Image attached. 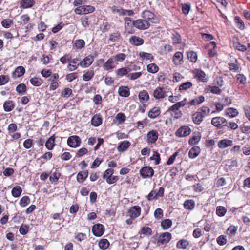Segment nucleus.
Instances as JSON below:
<instances>
[{
    "label": "nucleus",
    "instance_id": "obj_47",
    "mask_svg": "<svg viewBox=\"0 0 250 250\" xmlns=\"http://www.w3.org/2000/svg\"><path fill=\"white\" fill-rule=\"evenodd\" d=\"M236 82L239 83V85L244 86L247 83V78L243 74H237L235 76Z\"/></svg>",
    "mask_w": 250,
    "mask_h": 250
},
{
    "label": "nucleus",
    "instance_id": "obj_44",
    "mask_svg": "<svg viewBox=\"0 0 250 250\" xmlns=\"http://www.w3.org/2000/svg\"><path fill=\"white\" fill-rule=\"evenodd\" d=\"M189 245V242L185 239L179 240L176 243V247L178 249H186Z\"/></svg>",
    "mask_w": 250,
    "mask_h": 250
},
{
    "label": "nucleus",
    "instance_id": "obj_7",
    "mask_svg": "<svg viewBox=\"0 0 250 250\" xmlns=\"http://www.w3.org/2000/svg\"><path fill=\"white\" fill-rule=\"evenodd\" d=\"M139 174L143 179L151 178L154 174V171L150 166H144L140 169Z\"/></svg>",
    "mask_w": 250,
    "mask_h": 250
},
{
    "label": "nucleus",
    "instance_id": "obj_55",
    "mask_svg": "<svg viewBox=\"0 0 250 250\" xmlns=\"http://www.w3.org/2000/svg\"><path fill=\"white\" fill-rule=\"evenodd\" d=\"M172 222L170 219H165L161 222V226L164 230L168 229L172 226Z\"/></svg>",
    "mask_w": 250,
    "mask_h": 250
},
{
    "label": "nucleus",
    "instance_id": "obj_10",
    "mask_svg": "<svg viewBox=\"0 0 250 250\" xmlns=\"http://www.w3.org/2000/svg\"><path fill=\"white\" fill-rule=\"evenodd\" d=\"M211 123L214 126L220 129L223 126H226L228 122L225 118L221 116H217L212 118Z\"/></svg>",
    "mask_w": 250,
    "mask_h": 250
},
{
    "label": "nucleus",
    "instance_id": "obj_30",
    "mask_svg": "<svg viewBox=\"0 0 250 250\" xmlns=\"http://www.w3.org/2000/svg\"><path fill=\"white\" fill-rule=\"evenodd\" d=\"M216 47V43L214 41L210 42L206 46V48L208 49V54L209 57H213L216 55L215 48Z\"/></svg>",
    "mask_w": 250,
    "mask_h": 250
},
{
    "label": "nucleus",
    "instance_id": "obj_33",
    "mask_svg": "<svg viewBox=\"0 0 250 250\" xmlns=\"http://www.w3.org/2000/svg\"><path fill=\"white\" fill-rule=\"evenodd\" d=\"M79 59L77 58L73 59H71L68 64L67 65V68L69 71H73L76 70L80 63H78Z\"/></svg>",
    "mask_w": 250,
    "mask_h": 250
},
{
    "label": "nucleus",
    "instance_id": "obj_32",
    "mask_svg": "<svg viewBox=\"0 0 250 250\" xmlns=\"http://www.w3.org/2000/svg\"><path fill=\"white\" fill-rule=\"evenodd\" d=\"M55 135L50 136L46 141L45 146L46 148L48 150H52L55 146Z\"/></svg>",
    "mask_w": 250,
    "mask_h": 250
},
{
    "label": "nucleus",
    "instance_id": "obj_22",
    "mask_svg": "<svg viewBox=\"0 0 250 250\" xmlns=\"http://www.w3.org/2000/svg\"><path fill=\"white\" fill-rule=\"evenodd\" d=\"M131 145L130 142L128 140H125L119 143L117 149L120 153H123L126 151Z\"/></svg>",
    "mask_w": 250,
    "mask_h": 250
},
{
    "label": "nucleus",
    "instance_id": "obj_11",
    "mask_svg": "<svg viewBox=\"0 0 250 250\" xmlns=\"http://www.w3.org/2000/svg\"><path fill=\"white\" fill-rule=\"evenodd\" d=\"M168 92L164 87L159 86L154 90L152 95L156 100H161L167 96Z\"/></svg>",
    "mask_w": 250,
    "mask_h": 250
},
{
    "label": "nucleus",
    "instance_id": "obj_31",
    "mask_svg": "<svg viewBox=\"0 0 250 250\" xmlns=\"http://www.w3.org/2000/svg\"><path fill=\"white\" fill-rule=\"evenodd\" d=\"M139 101L142 103H146L149 99V95L146 90H143L139 92L138 94Z\"/></svg>",
    "mask_w": 250,
    "mask_h": 250
},
{
    "label": "nucleus",
    "instance_id": "obj_51",
    "mask_svg": "<svg viewBox=\"0 0 250 250\" xmlns=\"http://www.w3.org/2000/svg\"><path fill=\"white\" fill-rule=\"evenodd\" d=\"M187 57L188 60L193 63L197 62L198 55L196 52L192 50H189L187 52Z\"/></svg>",
    "mask_w": 250,
    "mask_h": 250
},
{
    "label": "nucleus",
    "instance_id": "obj_59",
    "mask_svg": "<svg viewBox=\"0 0 250 250\" xmlns=\"http://www.w3.org/2000/svg\"><path fill=\"white\" fill-rule=\"evenodd\" d=\"M30 82L32 85L38 87L41 85L43 82L41 78L35 77L30 79Z\"/></svg>",
    "mask_w": 250,
    "mask_h": 250
},
{
    "label": "nucleus",
    "instance_id": "obj_3",
    "mask_svg": "<svg viewBox=\"0 0 250 250\" xmlns=\"http://www.w3.org/2000/svg\"><path fill=\"white\" fill-rule=\"evenodd\" d=\"M193 74V78H195L197 81L206 83L208 81V77H207L205 72L200 68H195L191 71Z\"/></svg>",
    "mask_w": 250,
    "mask_h": 250
},
{
    "label": "nucleus",
    "instance_id": "obj_13",
    "mask_svg": "<svg viewBox=\"0 0 250 250\" xmlns=\"http://www.w3.org/2000/svg\"><path fill=\"white\" fill-rule=\"evenodd\" d=\"M159 133L157 130L152 129L146 134V142L148 144H155L158 139Z\"/></svg>",
    "mask_w": 250,
    "mask_h": 250
},
{
    "label": "nucleus",
    "instance_id": "obj_64",
    "mask_svg": "<svg viewBox=\"0 0 250 250\" xmlns=\"http://www.w3.org/2000/svg\"><path fill=\"white\" fill-rule=\"evenodd\" d=\"M30 203V199L28 196L22 197L20 201L19 204L21 207H25L29 205Z\"/></svg>",
    "mask_w": 250,
    "mask_h": 250
},
{
    "label": "nucleus",
    "instance_id": "obj_2",
    "mask_svg": "<svg viewBox=\"0 0 250 250\" xmlns=\"http://www.w3.org/2000/svg\"><path fill=\"white\" fill-rule=\"evenodd\" d=\"M186 100L187 99L184 98L183 100L176 103L168 108L167 112H169L174 118L179 119L181 118L183 116V113L180 110V108L186 105Z\"/></svg>",
    "mask_w": 250,
    "mask_h": 250
},
{
    "label": "nucleus",
    "instance_id": "obj_15",
    "mask_svg": "<svg viewBox=\"0 0 250 250\" xmlns=\"http://www.w3.org/2000/svg\"><path fill=\"white\" fill-rule=\"evenodd\" d=\"M191 132V128L187 125H183L179 128L175 132L178 137H184L188 136Z\"/></svg>",
    "mask_w": 250,
    "mask_h": 250
},
{
    "label": "nucleus",
    "instance_id": "obj_48",
    "mask_svg": "<svg viewBox=\"0 0 250 250\" xmlns=\"http://www.w3.org/2000/svg\"><path fill=\"white\" fill-rule=\"evenodd\" d=\"M98 246L101 250H104L109 247L110 243L107 239L102 238L99 240Z\"/></svg>",
    "mask_w": 250,
    "mask_h": 250
},
{
    "label": "nucleus",
    "instance_id": "obj_49",
    "mask_svg": "<svg viewBox=\"0 0 250 250\" xmlns=\"http://www.w3.org/2000/svg\"><path fill=\"white\" fill-rule=\"evenodd\" d=\"M234 21L236 27L240 30H243L245 28L244 22L239 16H235Z\"/></svg>",
    "mask_w": 250,
    "mask_h": 250
},
{
    "label": "nucleus",
    "instance_id": "obj_50",
    "mask_svg": "<svg viewBox=\"0 0 250 250\" xmlns=\"http://www.w3.org/2000/svg\"><path fill=\"white\" fill-rule=\"evenodd\" d=\"M183 205L186 209L191 210L195 208V203L193 200L188 199L184 202Z\"/></svg>",
    "mask_w": 250,
    "mask_h": 250
},
{
    "label": "nucleus",
    "instance_id": "obj_27",
    "mask_svg": "<svg viewBox=\"0 0 250 250\" xmlns=\"http://www.w3.org/2000/svg\"><path fill=\"white\" fill-rule=\"evenodd\" d=\"M201 139V134L199 132L193 133L192 136L189 139L188 144L190 146H194L198 144Z\"/></svg>",
    "mask_w": 250,
    "mask_h": 250
},
{
    "label": "nucleus",
    "instance_id": "obj_16",
    "mask_svg": "<svg viewBox=\"0 0 250 250\" xmlns=\"http://www.w3.org/2000/svg\"><path fill=\"white\" fill-rule=\"evenodd\" d=\"M59 78V75L58 73H53L48 79V81L50 82L49 85L50 91L55 90L59 87L60 83L58 82Z\"/></svg>",
    "mask_w": 250,
    "mask_h": 250
},
{
    "label": "nucleus",
    "instance_id": "obj_45",
    "mask_svg": "<svg viewBox=\"0 0 250 250\" xmlns=\"http://www.w3.org/2000/svg\"><path fill=\"white\" fill-rule=\"evenodd\" d=\"M15 107L14 102L11 100L6 101L3 104V109L5 112H10Z\"/></svg>",
    "mask_w": 250,
    "mask_h": 250
},
{
    "label": "nucleus",
    "instance_id": "obj_52",
    "mask_svg": "<svg viewBox=\"0 0 250 250\" xmlns=\"http://www.w3.org/2000/svg\"><path fill=\"white\" fill-rule=\"evenodd\" d=\"M171 40L173 45L180 44L182 42V37L178 32H175L172 34Z\"/></svg>",
    "mask_w": 250,
    "mask_h": 250
},
{
    "label": "nucleus",
    "instance_id": "obj_38",
    "mask_svg": "<svg viewBox=\"0 0 250 250\" xmlns=\"http://www.w3.org/2000/svg\"><path fill=\"white\" fill-rule=\"evenodd\" d=\"M201 149L198 146H193L189 151L188 156L190 158L194 159L200 154Z\"/></svg>",
    "mask_w": 250,
    "mask_h": 250
},
{
    "label": "nucleus",
    "instance_id": "obj_56",
    "mask_svg": "<svg viewBox=\"0 0 250 250\" xmlns=\"http://www.w3.org/2000/svg\"><path fill=\"white\" fill-rule=\"evenodd\" d=\"M85 42L83 39H77L74 41L73 45V48L81 49L85 46Z\"/></svg>",
    "mask_w": 250,
    "mask_h": 250
},
{
    "label": "nucleus",
    "instance_id": "obj_20",
    "mask_svg": "<svg viewBox=\"0 0 250 250\" xmlns=\"http://www.w3.org/2000/svg\"><path fill=\"white\" fill-rule=\"evenodd\" d=\"M96 56H93L91 55H89L86 56L81 62H80V65L83 68L88 67L92 64L94 60V57Z\"/></svg>",
    "mask_w": 250,
    "mask_h": 250
},
{
    "label": "nucleus",
    "instance_id": "obj_60",
    "mask_svg": "<svg viewBox=\"0 0 250 250\" xmlns=\"http://www.w3.org/2000/svg\"><path fill=\"white\" fill-rule=\"evenodd\" d=\"M237 230V227L231 225L227 229L226 233L229 237H232L235 235Z\"/></svg>",
    "mask_w": 250,
    "mask_h": 250
},
{
    "label": "nucleus",
    "instance_id": "obj_18",
    "mask_svg": "<svg viewBox=\"0 0 250 250\" xmlns=\"http://www.w3.org/2000/svg\"><path fill=\"white\" fill-rule=\"evenodd\" d=\"M117 64L114 59L112 57L109 58L103 64V68L105 71H110L115 68Z\"/></svg>",
    "mask_w": 250,
    "mask_h": 250
},
{
    "label": "nucleus",
    "instance_id": "obj_57",
    "mask_svg": "<svg viewBox=\"0 0 250 250\" xmlns=\"http://www.w3.org/2000/svg\"><path fill=\"white\" fill-rule=\"evenodd\" d=\"M22 191V190L21 187L19 186H17L12 188L11 190V194L14 197L17 198L21 196Z\"/></svg>",
    "mask_w": 250,
    "mask_h": 250
},
{
    "label": "nucleus",
    "instance_id": "obj_37",
    "mask_svg": "<svg viewBox=\"0 0 250 250\" xmlns=\"http://www.w3.org/2000/svg\"><path fill=\"white\" fill-rule=\"evenodd\" d=\"M239 112L237 109L233 107H229L227 108L225 111V115L230 118H233L237 116Z\"/></svg>",
    "mask_w": 250,
    "mask_h": 250
},
{
    "label": "nucleus",
    "instance_id": "obj_58",
    "mask_svg": "<svg viewBox=\"0 0 250 250\" xmlns=\"http://www.w3.org/2000/svg\"><path fill=\"white\" fill-rule=\"evenodd\" d=\"M139 233L146 236H150L152 234V230L150 227L144 226L141 229Z\"/></svg>",
    "mask_w": 250,
    "mask_h": 250
},
{
    "label": "nucleus",
    "instance_id": "obj_23",
    "mask_svg": "<svg viewBox=\"0 0 250 250\" xmlns=\"http://www.w3.org/2000/svg\"><path fill=\"white\" fill-rule=\"evenodd\" d=\"M103 123V117L101 114H95L91 119V124L94 127H98Z\"/></svg>",
    "mask_w": 250,
    "mask_h": 250
},
{
    "label": "nucleus",
    "instance_id": "obj_8",
    "mask_svg": "<svg viewBox=\"0 0 250 250\" xmlns=\"http://www.w3.org/2000/svg\"><path fill=\"white\" fill-rule=\"evenodd\" d=\"M141 208L139 206L135 205L130 207L127 211L126 216L131 218V219H136L141 214Z\"/></svg>",
    "mask_w": 250,
    "mask_h": 250
},
{
    "label": "nucleus",
    "instance_id": "obj_6",
    "mask_svg": "<svg viewBox=\"0 0 250 250\" xmlns=\"http://www.w3.org/2000/svg\"><path fill=\"white\" fill-rule=\"evenodd\" d=\"M165 189L163 187L159 188L157 192L156 190H152L147 196H146L148 201H152L153 200H157L159 198L163 197L164 195Z\"/></svg>",
    "mask_w": 250,
    "mask_h": 250
},
{
    "label": "nucleus",
    "instance_id": "obj_35",
    "mask_svg": "<svg viewBox=\"0 0 250 250\" xmlns=\"http://www.w3.org/2000/svg\"><path fill=\"white\" fill-rule=\"evenodd\" d=\"M88 175V171L87 170L81 171L78 172L77 175L76 179L79 183H83L86 180Z\"/></svg>",
    "mask_w": 250,
    "mask_h": 250
},
{
    "label": "nucleus",
    "instance_id": "obj_43",
    "mask_svg": "<svg viewBox=\"0 0 250 250\" xmlns=\"http://www.w3.org/2000/svg\"><path fill=\"white\" fill-rule=\"evenodd\" d=\"M131 71V69L128 67H122L119 69H118L115 73L116 74V76L119 77L121 78L124 76H126L127 77V75L128 74V72Z\"/></svg>",
    "mask_w": 250,
    "mask_h": 250
},
{
    "label": "nucleus",
    "instance_id": "obj_41",
    "mask_svg": "<svg viewBox=\"0 0 250 250\" xmlns=\"http://www.w3.org/2000/svg\"><path fill=\"white\" fill-rule=\"evenodd\" d=\"M193 86V83L191 82H186L182 83L179 86L178 90L181 93H183L187 90L190 89Z\"/></svg>",
    "mask_w": 250,
    "mask_h": 250
},
{
    "label": "nucleus",
    "instance_id": "obj_1",
    "mask_svg": "<svg viewBox=\"0 0 250 250\" xmlns=\"http://www.w3.org/2000/svg\"><path fill=\"white\" fill-rule=\"evenodd\" d=\"M210 112V109L208 107L202 106L192 113V121L195 125H199L203 121L204 118L209 115Z\"/></svg>",
    "mask_w": 250,
    "mask_h": 250
},
{
    "label": "nucleus",
    "instance_id": "obj_29",
    "mask_svg": "<svg viewBox=\"0 0 250 250\" xmlns=\"http://www.w3.org/2000/svg\"><path fill=\"white\" fill-rule=\"evenodd\" d=\"M129 42L133 46H140L144 42V41L142 38L136 36H132L129 38Z\"/></svg>",
    "mask_w": 250,
    "mask_h": 250
},
{
    "label": "nucleus",
    "instance_id": "obj_9",
    "mask_svg": "<svg viewBox=\"0 0 250 250\" xmlns=\"http://www.w3.org/2000/svg\"><path fill=\"white\" fill-rule=\"evenodd\" d=\"M132 25L136 28L140 30L148 29L150 27V23L146 20L138 19L132 21Z\"/></svg>",
    "mask_w": 250,
    "mask_h": 250
},
{
    "label": "nucleus",
    "instance_id": "obj_21",
    "mask_svg": "<svg viewBox=\"0 0 250 250\" xmlns=\"http://www.w3.org/2000/svg\"><path fill=\"white\" fill-rule=\"evenodd\" d=\"M205 101V97L202 95L195 97L187 103L188 108L191 106H198Z\"/></svg>",
    "mask_w": 250,
    "mask_h": 250
},
{
    "label": "nucleus",
    "instance_id": "obj_39",
    "mask_svg": "<svg viewBox=\"0 0 250 250\" xmlns=\"http://www.w3.org/2000/svg\"><path fill=\"white\" fill-rule=\"evenodd\" d=\"M233 145V142L229 139H223L219 141L218 143V147L221 149H224L228 146H231Z\"/></svg>",
    "mask_w": 250,
    "mask_h": 250
},
{
    "label": "nucleus",
    "instance_id": "obj_4",
    "mask_svg": "<svg viewBox=\"0 0 250 250\" xmlns=\"http://www.w3.org/2000/svg\"><path fill=\"white\" fill-rule=\"evenodd\" d=\"M141 16L144 20H146L148 22L155 24L159 23L160 22L159 18L153 12L148 10H144L142 12Z\"/></svg>",
    "mask_w": 250,
    "mask_h": 250
},
{
    "label": "nucleus",
    "instance_id": "obj_62",
    "mask_svg": "<svg viewBox=\"0 0 250 250\" xmlns=\"http://www.w3.org/2000/svg\"><path fill=\"white\" fill-rule=\"evenodd\" d=\"M139 56L143 60H150L151 61L154 60V57L151 53L141 52L139 53Z\"/></svg>",
    "mask_w": 250,
    "mask_h": 250
},
{
    "label": "nucleus",
    "instance_id": "obj_24",
    "mask_svg": "<svg viewBox=\"0 0 250 250\" xmlns=\"http://www.w3.org/2000/svg\"><path fill=\"white\" fill-rule=\"evenodd\" d=\"M204 90L206 93H211L216 95H220L222 92V90L220 88V87L215 85H207L205 87Z\"/></svg>",
    "mask_w": 250,
    "mask_h": 250
},
{
    "label": "nucleus",
    "instance_id": "obj_5",
    "mask_svg": "<svg viewBox=\"0 0 250 250\" xmlns=\"http://www.w3.org/2000/svg\"><path fill=\"white\" fill-rule=\"evenodd\" d=\"M95 11V8L92 5H82L77 7L74 10L76 14L83 15L92 13Z\"/></svg>",
    "mask_w": 250,
    "mask_h": 250
},
{
    "label": "nucleus",
    "instance_id": "obj_42",
    "mask_svg": "<svg viewBox=\"0 0 250 250\" xmlns=\"http://www.w3.org/2000/svg\"><path fill=\"white\" fill-rule=\"evenodd\" d=\"M121 39V35L119 31L111 33L109 35L108 42H119Z\"/></svg>",
    "mask_w": 250,
    "mask_h": 250
},
{
    "label": "nucleus",
    "instance_id": "obj_34",
    "mask_svg": "<svg viewBox=\"0 0 250 250\" xmlns=\"http://www.w3.org/2000/svg\"><path fill=\"white\" fill-rule=\"evenodd\" d=\"M25 73V68L22 66H19L16 68L12 73V77L16 79L23 76Z\"/></svg>",
    "mask_w": 250,
    "mask_h": 250
},
{
    "label": "nucleus",
    "instance_id": "obj_25",
    "mask_svg": "<svg viewBox=\"0 0 250 250\" xmlns=\"http://www.w3.org/2000/svg\"><path fill=\"white\" fill-rule=\"evenodd\" d=\"M125 115L122 112L118 113L113 120V123L117 125L123 124L126 120Z\"/></svg>",
    "mask_w": 250,
    "mask_h": 250
},
{
    "label": "nucleus",
    "instance_id": "obj_46",
    "mask_svg": "<svg viewBox=\"0 0 250 250\" xmlns=\"http://www.w3.org/2000/svg\"><path fill=\"white\" fill-rule=\"evenodd\" d=\"M27 87L24 83L18 84L16 88V91L19 95H23L27 93Z\"/></svg>",
    "mask_w": 250,
    "mask_h": 250
},
{
    "label": "nucleus",
    "instance_id": "obj_40",
    "mask_svg": "<svg viewBox=\"0 0 250 250\" xmlns=\"http://www.w3.org/2000/svg\"><path fill=\"white\" fill-rule=\"evenodd\" d=\"M118 94L121 97H127L130 95V90L128 86H121L118 89Z\"/></svg>",
    "mask_w": 250,
    "mask_h": 250
},
{
    "label": "nucleus",
    "instance_id": "obj_26",
    "mask_svg": "<svg viewBox=\"0 0 250 250\" xmlns=\"http://www.w3.org/2000/svg\"><path fill=\"white\" fill-rule=\"evenodd\" d=\"M229 68L230 71L233 72H240L242 70L240 64L237 60H235L234 62H230L228 63Z\"/></svg>",
    "mask_w": 250,
    "mask_h": 250
},
{
    "label": "nucleus",
    "instance_id": "obj_17",
    "mask_svg": "<svg viewBox=\"0 0 250 250\" xmlns=\"http://www.w3.org/2000/svg\"><path fill=\"white\" fill-rule=\"evenodd\" d=\"M105 229L103 224L98 223L92 226V232L96 237L102 236L104 232Z\"/></svg>",
    "mask_w": 250,
    "mask_h": 250
},
{
    "label": "nucleus",
    "instance_id": "obj_63",
    "mask_svg": "<svg viewBox=\"0 0 250 250\" xmlns=\"http://www.w3.org/2000/svg\"><path fill=\"white\" fill-rule=\"evenodd\" d=\"M111 25L107 21L103 22L100 26V29L103 33L108 32L111 29Z\"/></svg>",
    "mask_w": 250,
    "mask_h": 250
},
{
    "label": "nucleus",
    "instance_id": "obj_19",
    "mask_svg": "<svg viewBox=\"0 0 250 250\" xmlns=\"http://www.w3.org/2000/svg\"><path fill=\"white\" fill-rule=\"evenodd\" d=\"M172 62L175 66L182 65L184 63L183 53L180 51L176 52L172 57Z\"/></svg>",
    "mask_w": 250,
    "mask_h": 250
},
{
    "label": "nucleus",
    "instance_id": "obj_61",
    "mask_svg": "<svg viewBox=\"0 0 250 250\" xmlns=\"http://www.w3.org/2000/svg\"><path fill=\"white\" fill-rule=\"evenodd\" d=\"M227 211V209L224 207L219 206L216 207V213L219 217H223L225 216Z\"/></svg>",
    "mask_w": 250,
    "mask_h": 250
},
{
    "label": "nucleus",
    "instance_id": "obj_14",
    "mask_svg": "<svg viewBox=\"0 0 250 250\" xmlns=\"http://www.w3.org/2000/svg\"><path fill=\"white\" fill-rule=\"evenodd\" d=\"M172 239V235L170 232H165L161 233L157 239V243L166 245Z\"/></svg>",
    "mask_w": 250,
    "mask_h": 250
},
{
    "label": "nucleus",
    "instance_id": "obj_36",
    "mask_svg": "<svg viewBox=\"0 0 250 250\" xmlns=\"http://www.w3.org/2000/svg\"><path fill=\"white\" fill-rule=\"evenodd\" d=\"M35 4L34 0H22L20 1V6L23 9L32 7Z\"/></svg>",
    "mask_w": 250,
    "mask_h": 250
},
{
    "label": "nucleus",
    "instance_id": "obj_54",
    "mask_svg": "<svg viewBox=\"0 0 250 250\" xmlns=\"http://www.w3.org/2000/svg\"><path fill=\"white\" fill-rule=\"evenodd\" d=\"M146 69L148 72L152 74L156 73L159 70L158 66L154 63L148 64L146 66Z\"/></svg>",
    "mask_w": 250,
    "mask_h": 250
},
{
    "label": "nucleus",
    "instance_id": "obj_53",
    "mask_svg": "<svg viewBox=\"0 0 250 250\" xmlns=\"http://www.w3.org/2000/svg\"><path fill=\"white\" fill-rule=\"evenodd\" d=\"M95 72L93 69L88 70L83 75V79L84 81L91 80L94 76Z\"/></svg>",
    "mask_w": 250,
    "mask_h": 250
},
{
    "label": "nucleus",
    "instance_id": "obj_28",
    "mask_svg": "<svg viewBox=\"0 0 250 250\" xmlns=\"http://www.w3.org/2000/svg\"><path fill=\"white\" fill-rule=\"evenodd\" d=\"M161 113L160 107L155 106L151 109L148 113V117L152 119H154L159 117Z\"/></svg>",
    "mask_w": 250,
    "mask_h": 250
},
{
    "label": "nucleus",
    "instance_id": "obj_12",
    "mask_svg": "<svg viewBox=\"0 0 250 250\" xmlns=\"http://www.w3.org/2000/svg\"><path fill=\"white\" fill-rule=\"evenodd\" d=\"M82 141L80 137L77 135H72L69 136L67 140V145L71 148H76L79 147Z\"/></svg>",
    "mask_w": 250,
    "mask_h": 250
}]
</instances>
